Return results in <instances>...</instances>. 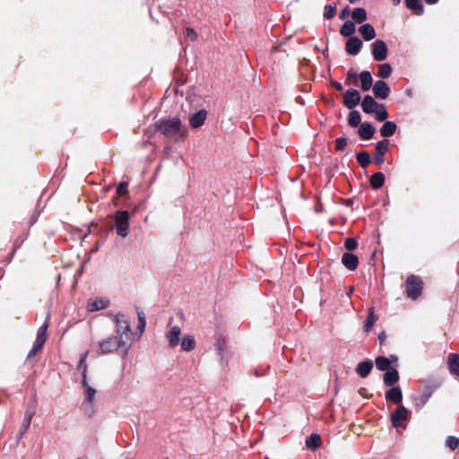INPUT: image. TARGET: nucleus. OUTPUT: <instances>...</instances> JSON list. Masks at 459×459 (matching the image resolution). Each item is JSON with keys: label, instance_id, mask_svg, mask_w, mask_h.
Masks as SVG:
<instances>
[{"label": "nucleus", "instance_id": "49530a36", "mask_svg": "<svg viewBox=\"0 0 459 459\" xmlns=\"http://www.w3.org/2000/svg\"><path fill=\"white\" fill-rule=\"evenodd\" d=\"M30 423H31V421L23 419L22 427L20 428L19 432L17 434L18 440H20L23 437V435L28 431V429L30 426Z\"/></svg>", "mask_w": 459, "mask_h": 459}, {"label": "nucleus", "instance_id": "b1692460", "mask_svg": "<svg viewBox=\"0 0 459 459\" xmlns=\"http://www.w3.org/2000/svg\"><path fill=\"white\" fill-rule=\"evenodd\" d=\"M397 130V125L393 121H385L380 127V134L382 137L387 138L393 136Z\"/></svg>", "mask_w": 459, "mask_h": 459}, {"label": "nucleus", "instance_id": "f3484780", "mask_svg": "<svg viewBox=\"0 0 459 459\" xmlns=\"http://www.w3.org/2000/svg\"><path fill=\"white\" fill-rule=\"evenodd\" d=\"M391 388L385 392V399L394 403L399 404L403 400V392L400 386H390Z\"/></svg>", "mask_w": 459, "mask_h": 459}, {"label": "nucleus", "instance_id": "ea45409f", "mask_svg": "<svg viewBox=\"0 0 459 459\" xmlns=\"http://www.w3.org/2000/svg\"><path fill=\"white\" fill-rule=\"evenodd\" d=\"M137 317H138V325H137V330L142 334L146 327V320H145V314L143 311L137 309Z\"/></svg>", "mask_w": 459, "mask_h": 459}, {"label": "nucleus", "instance_id": "052dcab7", "mask_svg": "<svg viewBox=\"0 0 459 459\" xmlns=\"http://www.w3.org/2000/svg\"><path fill=\"white\" fill-rule=\"evenodd\" d=\"M425 2L428 4H435L438 2V0H425Z\"/></svg>", "mask_w": 459, "mask_h": 459}, {"label": "nucleus", "instance_id": "e433bc0d", "mask_svg": "<svg viewBox=\"0 0 459 459\" xmlns=\"http://www.w3.org/2000/svg\"><path fill=\"white\" fill-rule=\"evenodd\" d=\"M374 113L376 119L379 122H384L388 117V112L384 104H380Z\"/></svg>", "mask_w": 459, "mask_h": 459}, {"label": "nucleus", "instance_id": "f257e3e1", "mask_svg": "<svg viewBox=\"0 0 459 459\" xmlns=\"http://www.w3.org/2000/svg\"><path fill=\"white\" fill-rule=\"evenodd\" d=\"M157 132L161 133L167 137H174L180 132L182 122L179 117H175L169 119H159L154 123Z\"/></svg>", "mask_w": 459, "mask_h": 459}, {"label": "nucleus", "instance_id": "6e6552de", "mask_svg": "<svg viewBox=\"0 0 459 459\" xmlns=\"http://www.w3.org/2000/svg\"><path fill=\"white\" fill-rule=\"evenodd\" d=\"M360 101V93L358 90L349 89L343 96V105L349 108L353 109L359 105Z\"/></svg>", "mask_w": 459, "mask_h": 459}, {"label": "nucleus", "instance_id": "69168bd1", "mask_svg": "<svg viewBox=\"0 0 459 459\" xmlns=\"http://www.w3.org/2000/svg\"><path fill=\"white\" fill-rule=\"evenodd\" d=\"M78 459H86V458H78Z\"/></svg>", "mask_w": 459, "mask_h": 459}, {"label": "nucleus", "instance_id": "7c9ffc66", "mask_svg": "<svg viewBox=\"0 0 459 459\" xmlns=\"http://www.w3.org/2000/svg\"><path fill=\"white\" fill-rule=\"evenodd\" d=\"M375 363H376V368L379 370V371H386L390 368H392L393 367L390 366V359H387V357H385V356H378L375 359Z\"/></svg>", "mask_w": 459, "mask_h": 459}, {"label": "nucleus", "instance_id": "cd10ccee", "mask_svg": "<svg viewBox=\"0 0 459 459\" xmlns=\"http://www.w3.org/2000/svg\"><path fill=\"white\" fill-rule=\"evenodd\" d=\"M385 181V177L382 172H376L370 178V186L377 190L381 188Z\"/></svg>", "mask_w": 459, "mask_h": 459}, {"label": "nucleus", "instance_id": "de8ad7c7", "mask_svg": "<svg viewBox=\"0 0 459 459\" xmlns=\"http://www.w3.org/2000/svg\"><path fill=\"white\" fill-rule=\"evenodd\" d=\"M348 139L346 137H339L335 140V150L337 152L343 151L347 146Z\"/></svg>", "mask_w": 459, "mask_h": 459}, {"label": "nucleus", "instance_id": "a19ab883", "mask_svg": "<svg viewBox=\"0 0 459 459\" xmlns=\"http://www.w3.org/2000/svg\"><path fill=\"white\" fill-rule=\"evenodd\" d=\"M44 344L45 343L35 340L34 344H33L31 350L29 351V353L27 355V359H30L33 357H35L38 354V352L41 351V349L43 348Z\"/></svg>", "mask_w": 459, "mask_h": 459}, {"label": "nucleus", "instance_id": "4468645a", "mask_svg": "<svg viewBox=\"0 0 459 459\" xmlns=\"http://www.w3.org/2000/svg\"><path fill=\"white\" fill-rule=\"evenodd\" d=\"M206 117L207 111L205 109H200L189 116V124L194 129L200 128L204 124Z\"/></svg>", "mask_w": 459, "mask_h": 459}, {"label": "nucleus", "instance_id": "4d7b16f0", "mask_svg": "<svg viewBox=\"0 0 459 459\" xmlns=\"http://www.w3.org/2000/svg\"><path fill=\"white\" fill-rule=\"evenodd\" d=\"M377 338H378V341H379L380 344H383V343H384V342H385V339H386V334H385V332H381V333L378 334Z\"/></svg>", "mask_w": 459, "mask_h": 459}, {"label": "nucleus", "instance_id": "864d4df0", "mask_svg": "<svg viewBox=\"0 0 459 459\" xmlns=\"http://www.w3.org/2000/svg\"><path fill=\"white\" fill-rule=\"evenodd\" d=\"M358 76V74L357 72L351 68L348 72H347V80H354L356 79Z\"/></svg>", "mask_w": 459, "mask_h": 459}, {"label": "nucleus", "instance_id": "c03bdc74", "mask_svg": "<svg viewBox=\"0 0 459 459\" xmlns=\"http://www.w3.org/2000/svg\"><path fill=\"white\" fill-rule=\"evenodd\" d=\"M446 445L451 449L455 450L457 447H459V437H456L455 436H449L446 438Z\"/></svg>", "mask_w": 459, "mask_h": 459}, {"label": "nucleus", "instance_id": "0e129e2a", "mask_svg": "<svg viewBox=\"0 0 459 459\" xmlns=\"http://www.w3.org/2000/svg\"><path fill=\"white\" fill-rule=\"evenodd\" d=\"M352 291H353V289H351V290L349 291L348 295H351V294L352 293Z\"/></svg>", "mask_w": 459, "mask_h": 459}, {"label": "nucleus", "instance_id": "f03ea898", "mask_svg": "<svg viewBox=\"0 0 459 459\" xmlns=\"http://www.w3.org/2000/svg\"><path fill=\"white\" fill-rule=\"evenodd\" d=\"M118 348L123 349L125 355L127 354L128 346H126V341L119 339L117 336H109L99 342L98 354H108Z\"/></svg>", "mask_w": 459, "mask_h": 459}, {"label": "nucleus", "instance_id": "a878e982", "mask_svg": "<svg viewBox=\"0 0 459 459\" xmlns=\"http://www.w3.org/2000/svg\"><path fill=\"white\" fill-rule=\"evenodd\" d=\"M405 4L416 15H422L424 13V5L421 0H405Z\"/></svg>", "mask_w": 459, "mask_h": 459}, {"label": "nucleus", "instance_id": "79ce46f5", "mask_svg": "<svg viewBox=\"0 0 459 459\" xmlns=\"http://www.w3.org/2000/svg\"><path fill=\"white\" fill-rule=\"evenodd\" d=\"M336 14V5L335 4H326L325 6V11H324V18L325 19H332L335 16Z\"/></svg>", "mask_w": 459, "mask_h": 459}, {"label": "nucleus", "instance_id": "aec40b11", "mask_svg": "<svg viewBox=\"0 0 459 459\" xmlns=\"http://www.w3.org/2000/svg\"><path fill=\"white\" fill-rule=\"evenodd\" d=\"M181 335V329L178 325H174L170 328L167 334L169 340V345L170 348H175L178 345Z\"/></svg>", "mask_w": 459, "mask_h": 459}, {"label": "nucleus", "instance_id": "e2e57ef3", "mask_svg": "<svg viewBox=\"0 0 459 459\" xmlns=\"http://www.w3.org/2000/svg\"><path fill=\"white\" fill-rule=\"evenodd\" d=\"M393 1H394V5H397L401 3V0H393Z\"/></svg>", "mask_w": 459, "mask_h": 459}, {"label": "nucleus", "instance_id": "6e6d98bb", "mask_svg": "<svg viewBox=\"0 0 459 459\" xmlns=\"http://www.w3.org/2000/svg\"><path fill=\"white\" fill-rule=\"evenodd\" d=\"M331 84L338 91H342L343 90L342 84L337 81H333Z\"/></svg>", "mask_w": 459, "mask_h": 459}, {"label": "nucleus", "instance_id": "39448f33", "mask_svg": "<svg viewBox=\"0 0 459 459\" xmlns=\"http://www.w3.org/2000/svg\"><path fill=\"white\" fill-rule=\"evenodd\" d=\"M114 323L117 325L116 333L119 339L124 340V337L127 340L132 334V329L130 322L126 318L125 315L118 312L114 316Z\"/></svg>", "mask_w": 459, "mask_h": 459}, {"label": "nucleus", "instance_id": "c85d7f7f", "mask_svg": "<svg viewBox=\"0 0 459 459\" xmlns=\"http://www.w3.org/2000/svg\"><path fill=\"white\" fill-rule=\"evenodd\" d=\"M450 372L459 377V353H450L448 358Z\"/></svg>", "mask_w": 459, "mask_h": 459}, {"label": "nucleus", "instance_id": "09e8293b", "mask_svg": "<svg viewBox=\"0 0 459 459\" xmlns=\"http://www.w3.org/2000/svg\"><path fill=\"white\" fill-rule=\"evenodd\" d=\"M185 37L191 41H195L197 39V33L194 29L187 27L185 30Z\"/></svg>", "mask_w": 459, "mask_h": 459}, {"label": "nucleus", "instance_id": "0eeeda50", "mask_svg": "<svg viewBox=\"0 0 459 459\" xmlns=\"http://www.w3.org/2000/svg\"><path fill=\"white\" fill-rule=\"evenodd\" d=\"M389 140L383 139L377 143L375 146V155L373 157V162L377 165H382L385 162V154L388 150Z\"/></svg>", "mask_w": 459, "mask_h": 459}, {"label": "nucleus", "instance_id": "c756f323", "mask_svg": "<svg viewBox=\"0 0 459 459\" xmlns=\"http://www.w3.org/2000/svg\"><path fill=\"white\" fill-rule=\"evenodd\" d=\"M356 31V26L354 22L348 20L346 21L340 29V34L343 37H353L352 35Z\"/></svg>", "mask_w": 459, "mask_h": 459}, {"label": "nucleus", "instance_id": "c9c22d12", "mask_svg": "<svg viewBox=\"0 0 459 459\" xmlns=\"http://www.w3.org/2000/svg\"><path fill=\"white\" fill-rule=\"evenodd\" d=\"M48 327V316H47L45 322L38 329L36 341L41 342L43 343L46 342Z\"/></svg>", "mask_w": 459, "mask_h": 459}, {"label": "nucleus", "instance_id": "680f3d73", "mask_svg": "<svg viewBox=\"0 0 459 459\" xmlns=\"http://www.w3.org/2000/svg\"><path fill=\"white\" fill-rule=\"evenodd\" d=\"M216 348L221 351L222 352L223 351V348H222V345L218 342L216 344H215Z\"/></svg>", "mask_w": 459, "mask_h": 459}, {"label": "nucleus", "instance_id": "ddd939ff", "mask_svg": "<svg viewBox=\"0 0 459 459\" xmlns=\"http://www.w3.org/2000/svg\"><path fill=\"white\" fill-rule=\"evenodd\" d=\"M441 385L440 381H433L432 383L427 385L423 390L422 394L420 396V406H424L429 398L432 396L433 393Z\"/></svg>", "mask_w": 459, "mask_h": 459}, {"label": "nucleus", "instance_id": "412c9836", "mask_svg": "<svg viewBox=\"0 0 459 459\" xmlns=\"http://www.w3.org/2000/svg\"><path fill=\"white\" fill-rule=\"evenodd\" d=\"M372 368L373 361L370 359H366L357 365L355 371L360 377L365 378L370 374Z\"/></svg>", "mask_w": 459, "mask_h": 459}, {"label": "nucleus", "instance_id": "20e7f679", "mask_svg": "<svg viewBox=\"0 0 459 459\" xmlns=\"http://www.w3.org/2000/svg\"><path fill=\"white\" fill-rule=\"evenodd\" d=\"M405 287H406V296L409 299L415 300L422 293L423 281H421V279L419 276L411 274L406 279Z\"/></svg>", "mask_w": 459, "mask_h": 459}, {"label": "nucleus", "instance_id": "a18cd8bd", "mask_svg": "<svg viewBox=\"0 0 459 459\" xmlns=\"http://www.w3.org/2000/svg\"><path fill=\"white\" fill-rule=\"evenodd\" d=\"M344 247L348 251H353L358 247V241L354 238H347L344 241Z\"/></svg>", "mask_w": 459, "mask_h": 459}, {"label": "nucleus", "instance_id": "72a5a7b5", "mask_svg": "<svg viewBox=\"0 0 459 459\" xmlns=\"http://www.w3.org/2000/svg\"><path fill=\"white\" fill-rule=\"evenodd\" d=\"M360 124H362L360 113L357 110L351 111L348 116V125L351 127H357Z\"/></svg>", "mask_w": 459, "mask_h": 459}, {"label": "nucleus", "instance_id": "5fc2aeb1", "mask_svg": "<svg viewBox=\"0 0 459 459\" xmlns=\"http://www.w3.org/2000/svg\"><path fill=\"white\" fill-rule=\"evenodd\" d=\"M268 368H269V367H267V368H264H264H255V369L254 374H255V376L256 377H262V376H264V375L265 374V370H266V369H268Z\"/></svg>", "mask_w": 459, "mask_h": 459}, {"label": "nucleus", "instance_id": "58836bf2", "mask_svg": "<svg viewBox=\"0 0 459 459\" xmlns=\"http://www.w3.org/2000/svg\"><path fill=\"white\" fill-rule=\"evenodd\" d=\"M376 320H377V318L374 316V308L373 307H369L368 310V316L366 318V322H365V325H364V330L366 332H368L373 327Z\"/></svg>", "mask_w": 459, "mask_h": 459}, {"label": "nucleus", "instance_id": "9b49d317", "mask_svg": "<svg viewBox=\"0 0 459 459\" xmlns=\"http://www.w3.org/2000/svg\"><path fill=\"white\" fill-rule=\"evenodd\" d=\"M82 385L84 389L85 402L90 404L89 408L86 409V412L91 416L93 413L91 404L96 394V390L89 385L87 379H82Z\"/></svg>", "mask_w": 459, "mask_h": 459}, {"label": "nucleus", "instance_id": "2f4dec72", "mask_svg": "<svg viewBox=\"0 0 459 459\" xmlns=\"http://www.w3.org/2000/svg\"><path fill=\"white\" fill-rule=\"evenodd\" d=\"M181 349L185 351H191L195 347V341L192 335H185L181 341Z\"/></svg>", "mask_w": 459, "mask_h": 459}, {"label": "nucleus", "instance_id": "8fccbe9b", "mask_svg": "<svg viewBox=\"0 0 459 459\" xmlns=\"http://www.w3.org/2000/svg\"><path fill=\"white\" fill-rule=\"evenodd\" d=\"M127 186H128L127 182L119 183V185L117 187V194L119 196H124L125 195H126L127 194Z\"/></svg>", "mask_w": 459, "mask_h": 459}, {"label": "nucleus", "instance_id": "bf43d9fd", "mask_svg": "<svg viewBox=\"0 0 459 459\" xmlns=\"http://www.w3.org/2000/svg\"><path fill=\"white\" fill-rule=\"evenodd\" d=\"M367 392H368V390H367V388H365V387H361V388L359 390V394H361V395H366Z\"/></svg>", "mask_w": 459, "mask_h": 459}, {"label": "nucleus", "instance_id": "423d86ee", "mask_svg": "<svg viewBox=\"0 0 459 459\" xmlns=\"http://www.w3.org/2000/svg\"><path fill=\"white\" fill-rule=\"evenodd\" d=\"M373 59L377 62L385 61L387 57L388 48L386 43L382 39L375 40L371 45Z\"/></svg>", "mask_w": 459, "mask_h": 459}, {"label": "nucleus", "instance_id": "1a4fd4ad", "mask_svg": "<svg viewBox=\"0 0 459 459\" xmlns=\"http://www.w3.org/2000/svg\"><path fill=\"white\" fill-rule=\"evenodd\" d=\"M372 91L374 96L379 100L387 99L391 91L388 84L383 80L377 81L372 87Z\"/></svg>", "mask_w": 459, "mask_h": 459}, {"label": "nucleus", "instance_id": "dca6fc26", "mask_svg": "<svg viewBox=\"0 0 459 459\" xmlns=\"http://www.w3.org/2000/svg\"><path fill=\"white\" fill-rule=\"evenodd\" d=\"M358 133L362 140L368 141L373 138L376 127L371 123L364 122L360 124Z\"/></svg>", "mask_w": 459, "mask_h": 459}, {"label": "nucleus", "instance_id": "7ed1b4c3", "mask_svg": "<svg viewBox=\"0 0 459 459\" xmlns=\"http://www.w3.org/2000/svg\"><path fill=\"white\" fill-rule=\"evenodd\" d=\"M112 218L115 221L117 234L126 238L129 234V212L127 211H117Z\"/></svg>", "mask_w": 459, "mask_h": 459}, {"label": "nucleus", "instance_id": "a211bd4d", "mask_svg": "<svg viewBox=\"0 0 459 459\" xmlns=\"http://www.w3.org/2000/svg\"><path fill=\"white\" fill-rule=\"evenodd\" d=\"M379 105L372 96L366 95L362 100L361 108L364 113L372 114Z\"/></svg>", "mask_w": 459, "mask_h": 459}, {"label": "nucleus", "instance_id": "37998d69", "mask_svg": "<svg viewBox=\"0 0 459 459\" xmlns=\"http://www.w3.org/2000/svg\"><path fill=\"white\" fill-rule=\"evenodd\" d=\"M77 369L82 372V379H87V363H86V355H84L78 362Z\"/></svg>", "mask_w": 459, "mask_h": 459}, {"label": "nucleus", "instance_id": "603ef678", "mask_svg": "<svg viewBox=\"0 0 459 459\" xmlns=\"http://www.w3.org/2000/svg\"><path fill=\"white\" fill-rule=\"evenodd\" d=\"M350 12H351V8L350 6H346L345 8H343L341 12V13L339 14V18L341 20H344L346 19V17L350 14Z\"/></svg>", "mask_w": 459, "mask_h": 459}, {"label": "nucleus", "instance_id": "4be33fe9", "mask_svg": "<svg viewBox=\"0 0 459 459\" xmlns=\"http://www.w3.org/2000/svg\"><path fill=\"white\" fill-rule=\"evenodd\" d=\"M108 306V300L103 298H97L88 301L87 309L90 312L104 309Z\"/></svg>", "mask_w": 459, "mask_h": 459}, {"label": "nucleus", "instance_id": "9d476101", "mask_svg": "<svg viewBox=\"0 0 459 459\" xmlns=\"http://www.w3.org/2000/svg\"><path fill=\"white\" fill-rule=\"evenodd\" d=\"M408 415L409 411L403 405L399 404L390 418L393 427H400L401 421L406 420L408 419Z\"/></svg>", "mask_w": 459, "mask_h": 459}, {"label": "nucleus", "instance_id": "13d9d810", "mask_svg": "<svg viewBox=\"0 0 459 459\" xmlns=\"http://www.w3.org/2000/svg\"><path fill=\"white\" fill-rule=\"evenodd\" d=\"M387 359H390V365L392 363L397 364V362H398V357L396 355H390L389 357H387Z\"/></svg>", "mask_w": 459, "mask_h": 459}, {"label": "nucleus", "instance_id": "5701e85b", "mask_svg": "<svg viewBox=\"0 0 459 459\" xmlns=\"http://www.w3.org/2000/svg\"><path fill=\"white\" fill-rule=\"evenodd\" d=\"M359 32L366 41L372 40L376 38V30L370 23H364L359 28Z\"/></svg>", "mask_w": 459, "mask_h": 459}, {"label": "nucleus", "instance_id": "f8f14e48", "mask_svg": "<svg viewBox=\"0 0 459 459\" xmlns=\"http://www.w3.org/2000/svg\"><path fill=\"white\" fill-rule=\"evenodd\" d=\"M363 46L362 40L357 37H351L348 39L345 44V51L351 56H357Z\"/></svg>", "mask_w": 459, "mask_h": 459}, {"label": "nucleus", "instance_id": "bb28decb", "mask_svg": "<svg viewBox=\"0 0 459 459\" xmlns=\"http://www.w3.org/2000/svg\"><path fill=\"white\" fill-rule=\"evenodd\" d=\"M321 445V437L318 433H312L306 438V446L311 451L316 450Z\"/></svg>", "mask_w": 459, "mask_h": 459}, {"label": "nucleus", "instance_id": "2eb2a0df", "mask_svg": "<svg viewBox=\"0 0 459 459\" xmlns=\"http://www.w3.org/2000/svg\"><path fill=\"white\" fill-rule=\"evenodd\" d=\"M359 257L350 252H345L342 255V264L350 271H354L359 265Z\"/></svg>", "mask_w": 459, "mask_h": 459}, {"label": "nucleus", "instance_id": "393cba45", "mask_svg": "<svg viewBox=\"0 0 459 459\" xmlns=\"http://www.w3.org/2000/svg\"><path fill=\"white\" fill-rule=\"evenodd\" d=\"M359 80H360V88L363 91H368L370 90L371 87H373V79L371 76L370 72L368 71H362L359 74Z\"/></svg>", "mask_w": 459, "mask_h": 459}, {"label": "nucleus", "instance_id": "3c124183", "mask_svg": "<svg viewBox=\"0 0 459 459\" xmlns=\"http://www.w3.org/2000/svg\"><path fill=\"white\" fill-rule=\"evenodd\" d=\"M34 414H35V408L34 407L29 408L25 412L24 419L31 421Z\"/></svg>", "mask_w": 459, "mask_h": 459}, {"label": "nucleus", "instance_id": "f704fd0d", "mask_svg": "<svg viewBox=\"0 0 459 459\" xmlns=\"http://www.w3.org/2000/svg\"><path fill=\"white\" fill-rule=\"evenodd\" d=\"M356 159H357L359 165L363 169L368 167L371 162V158H370L369 153L365 151H362V152H359V153H357Z\"/></svg>", "mask_w": 459, "mask_h": 459}, {"label": "nucleus", "instance_id": "6ab92c4d", "mask_svg": "<svg viewBox=\"0 0 459 459\" xmlns=\"http://www.w3.org/2000/svg\"><path fill=\"white\" fill-rule=\"evenodd\" d=\"M399 372L395 368L386 370L383 376V381L386 386L394 385L399 381Z\"/></svg>", "mask_w": 459, "mask_h": 459}, {"label": "nucleus", "instance_id": "4c0bfd02", "mask_svg": "<svg viewBox=\"0 0 459 459\" xmlns=\"http://www.w3.org/2000/svg\"><path fill=\"white\" fill-rule=\"evenodd\" d=\"M393 72V68L390 64L385 63L379 65L378 76L382 79H387Z\"/></svg>", "mask_w": 459, "mask_h": 459}, {"label": "nucleus", "instance_id": "473e14b6", "mask_svg": "<svg viewBox=\"0 0 459 459\" xmlns=\"http://www.w3.org/2000/svg\"><path fill=\"white\" fill-rule=\"evenodd\" d=\"M351 17L357 23H362L367 20V12L362 7L355 8L351 13Z\"/></svg>", "mask_w": 459, "mask_h": 459}]
</instances>
